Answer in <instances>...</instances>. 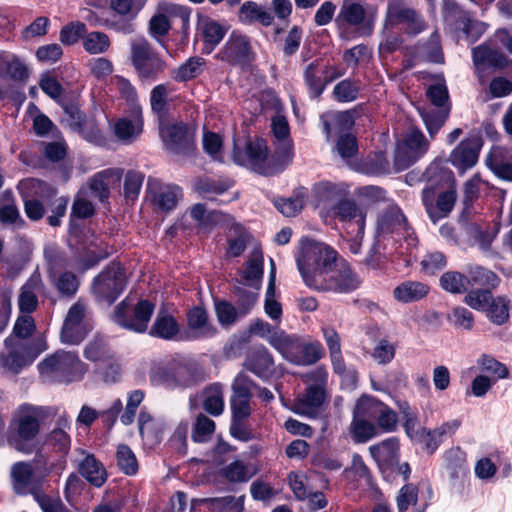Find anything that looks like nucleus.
<instances>
[{
    "instance_id": "38",
    "label": "nucleus",
    "mask_w": 512,
    "mask_h": 512,
    "mask_svg": "<svg viewBox=\"0 0 512 512\" xmlns=\"http://www.w3.org/2000/svg\"><path fill=\"white\" fill-rule=\"evenodd\" d=\"M81 475L93 486L101 487L107 480V472L104 466L94 457L88 454L78 464Z\"/></svg>"
},
{
    "instance_id": "48",
    "label": "nucleus",
    "mask_w": 512,
    "mask_h": 512,
    "mask_svg": "<svg viewBox=\"0 0 512 512\" xmlns=\"http://www.w3.org/2000/svg\"><path fill=\"white\" fill-rule=\"evenodd\" d=\"M258 291L248 285L237 284L234 288L237 308L240 315H247L258 302Z\"/></svg>"
},
{
    "instance_id": "12",
    "label": "nucleus",
    "mask_w": 512,
    "mask_h": 512,
    "mask_svg": "<svg viewBox=\"0 0 512 512\" xmlns=\"http://www.w3.org/2000/svg\"><path fill=\"white\" fill-rule=\"evenodd\" d=\"M279 353L294 364L311 365L322 358L324 350L319 341L303 342L288 335Z\"/></svg>"
},
{
    "instance_id": "19",
    "label": "nucleus",
    "mask_w": 512,
    "mask_h": 512,
    "mask_svg": "<svg viewBox=\"0 0 512 512\" xmlns=\"http://www.w3.org/2000/svg\"><path fill=\"white\" fill-rule=\"evenodd\" d=\"M481 146L478 137L465 138L451 151L448 160L463 174L478 162Z\"/></svg>"
},
{
    "instance_id": "33",
    "label": "nucleus",
    "mask_w": 512,
    "mask_h": 512,
    "mask_svg": "<svg viewBox=\"0 0 512 512\" xmlns=\"http://www.w3.org/2000/svg\"><path fill=\"white\" fill-rule=\"evenodd\" d=\"M13 488L17 494H27L33 491L34 471L31 463L19 461L11 467Z\"/></svg>"
},
{
    "instance_id": "24",
    "label": "nucleus",
    "mask_w": 512,
    "mask_h": 512,
    "mask_svg": "<svg viewBox=\"0 0 512 512\" xmlns=\"http://www.w3.org/2000/svg\"><path fill=\"white\" fill-rule=\"evenodd\" d=\"M29 77V68L24 59L9 51H0V80L25 82Z\"/></svg>"
},
{
    "instance_id": "11",
    "label": "nucleus",
    "mask_w": 512,
    "mask_h": 512,
    "mask_svg": "<svg viewBox=\"0 0 512 512\" xmlns=\"http://www.w3.org/2000/svg\"><path fill=\"white\" fill-rule=\"evenodd\" d=\"M178 17L181 19L183 26H187L190 20V9L173 3L159 4L156 13L149 21L150 35L161 42L171 29V19Z\"/></svg>"
},
{
    "instance_id": "28",
    "label": "nucleus",
    "mask_w": 512,
    "mask_h": 512,
    "mask_svg": "<svg viewBox=\"0 0 512 512\" xmlns=\"http://www.w3.org/2000/svg\"><path fill=\"white\" fill-rule=\"evenodd\" d=\"M197 31L206 46L214 49L224 38L227 28L206 15H198Z\"/></svg>"
},
{
    "instance_id": "5",
    "label": "nucleus",
    "mask_w": 512,
    "mask_h": 512,
    "mask_svg": "<svg viewBox=\"0 0 512 512\" xmlns=\"http://www.w3.org/2000/svg\"><path fill=\"white\" fill-rule=\"evenodd\" d=\"M38 370L47 380L71 382L81 379L87 366L75 353L58 351L41 361Z\"/></svg>"
},
{
    "instance_id": "30",
    "label": "nucleus",
    "mask_w": 512,
    "mask_h": 512,
    "mask_svg": "<svg viewBox=\"0 0 512 512\" xmlns=\"http://www.w3.org/2000/svg\"><path fill=\"white\" fill-rule=\"evenodd\" d=\"M263 276V255L260 249L255 248L241 271V279L238 284L248 285L259 290Z\"/></svg>"
},
{
    "instance_id": "40",
    "label": "nucleus",
    "mask_w": 512,
    "mask_h": 512,
    "mask_svg": "<svg viewBox=\"0 0 512 512\" xmlns=\"http://www.w3.org/2000/svg\"><path fill=\"white\" fill-rule=\"evenodd\" d=\"M233 184V181L227 178H205L199 179L195 183V190L201 197L214 200L217 195H221L228 191Z\"/></svg>"
},
{
    "instance_id": "13",
    "label": "nucleus",
    "mask_w": 512,
    "mask_h": 512,
    "mask_svg": "<svg viewBox=\"0 0 512 512\" xmlns=\"http://www.w3.org/2000/svg\"><path fill=\"white\" fill-rule=\"evenodd\" d=\"M159 133L165 148L170 153L185 155L193 150L194 132L187 124L183 122L162 123L159 127Z\"/></svg>"
},
{
    "instance_id": "39",
    "label": "nucleus",
    "mask_w": 512,
    "mask_h": 512,
    "mask_svg": "<svg viewBox=\"0 0 512 512\" xmlns=\"http://www.w3.org/2000/svg\"><path fill=\"white\" fill-rule=\"evenodd\" d=\"M70 428V421L62 415L56 422V427L47 437V444L52 446L57 452L66 454L71 446V439L66 429Z\"/></svg>"
},
{
    "instance_id": "50",
    "label": "nucleus",
    "mask_w": 512,
    "mask_h": 512,
    "mask_svg": "<svg viewBox=\"0 0 512 512\" xmlns=\"http://www.w3.org/2000/svg\"><path fill=\"white\" fill-rule=\"evenodd\" d=\"M350 430L356 443H365L378 434V428L371 420L355 416H353Z\"/></svg>"
},
{
    "instance_id": "21",
    "label": "nucleus",
    "mask_w": 512,
    "mask_h": 512,
    "mask_svg": "<svg viewBox=\"0 0 512 512\" xmlns=\"http://www.w3.org/2000/svg\"><path fill=\"white\" fill-rule=\"evenodd\" d=\"M251 46L247 36L232 32L223 49L219 52V58L231 64H242L250 59Z\"/></svg>"
},
{
    "instance_id": "22",
    "label": "nucleus",
    "mask_w": 512,
    "mask_h": 512,
    "mask_svg": "<svg viewBox=\"0 0 512 512\" xmlns=\"http://www.w3.org/2000/svg\"><path fill=\"white\" fill-rule=\"evenodd\" d=\"M123 176V169L121 168H108L94 174L89 179V188L94 195L101 202L108 200L110 190L119 185Z\"/></svg>"
},
{
    "instance_id": "1",
    "label": "nucleus",
    "mask_w": 512,
    "mask_h": 512,
    "mask_svg": "<svg viewBox=\"0 0 512 512\" xmlns=\"http://www.w3.org/2000/svg\"><path fill=\"white\" fill-rule=\"evenodd\" d=\"M298 271L304 284L318 292L349 293L360 280L337 252L325 243L304 238L296 256Z\"/></svg>"
},
{
    "instance_id": "60",
    "label": "nucleus",
    "mask_w": 512,
    "mask_h": 512,
    "mask_svg": "<svg viewBox=\"0 0 512 512\" xmlns=\"http://www.w3.org/2000/svg\"><path fill=\"white\" fill-rule=\"evenodd\" d=\"M447 321L458 330L470 331L474 327L473 313L465 307H454L447 315Z\"/></svg>"
},
{
    "instance_id": "17",
    "label": "nucleus",
    "mask_w": 512,
    "mask_h": 512,
    "mask_svg": "<svg viewBox=\"0 0 512 512\" xmlns=\"http://www.w3.org/2000/svg\"><path fill=\"white\" fill-rule=\"evenodd\" d=\"M87 305L81 300L74 303L68 310L62 330L61 340L67 344H78L87 334L85 323Z\"/></svg>"
},
{
    "instance_id": "4",
    "label": "nucleus",
    "mask_w": 512,
    "mask_h": 512,
    "mask_svg": "<svg viewBox=\"0 0 512 512\" xmlns=\"http://www.w3.org/2000/svg\"><path fill=\"white\" fill-rule=\"evenodd\" d=\"M5 351L0 353V374L17 375L32 365L35 359L46 350L43 340L20 341L7 337Z\"/></svg>"
},
{
    "instance_id": "31",
    "label": "nucleus",
    "mask_w": 512,
    "mask_h": 512,
    "mask_svg": "<svg viewBox=\"0 0 512 512\" xmlns=\"http://www.w3.org/2000/svg\"><path fill=\"white\" fill-rule=\"evenodd\" d=\"M139 433L146 445L152 447L161 441L165 423L153 418L150 413L142 410L138 418Z\"/></svg>"
},
{
    "instance_id": "26",
    "label": "nucleus",
    "mask_w": 512,
    "mask_h": 512,
    "mask_svg": "<svg viewBox=\"0 0 512 512\" xmlns=\"http://www.w3.org/2000/svg\"><path fill=\"white\" fill-rule=\"evenodd\" d=\"M272 131L278 140L277 157L283 164L288 165L293 156L292 141L290 139L289 125L285 117L276 115L272 119Z\"/></svg>"
},
{
    "instance_id": "29",
    "label": "nucleus",
    "mask_w": 512,
    "mask_h": 512,
    "mask_svg": "<svg viewBox=\"0 0 512 512\" xmlns=\"http://www.w3.org/2000/svg\"><path fill=\"white\" fill-rule=\"evenodd\" d=\"M133 115V119L121 118L114 124L115 136L123 143H131L142 132L143 122L140 106H133Z\"/></svg>"
},
{
    "instance_id": "43",
    "label": "nucleus",
    "mask_w": 512,
    "mask_h": 512,
    "mask_svg": "<svg viewBox=\"0 0 512 512\" xmlns=\"http://www.w3.org/2000/svg\"><path fill=\"white\" fill-rule=\"evenodd\" d=\"M304 80L311 96L318 97L322 94L326 85L320 67V59H316L306 66Z\"/></svg>"
},
{
    "instance_id": "42",
    "label": "nucleus",
    "mask_w": 512,
    "mask_h": 512,
    "mask_svg": "<svg viewBox=\"0 0 512 512\" xmlns=\"http://www.w3.org/2000/svg\"><path fill=\"white\" fill-rule=\"evenodd\" d=\"M179 331V326L175 318L165 312H159L151 327L150 335L165 340L173 339Z\"/></svg>"
},
{
    "instance_id": "35",
    "label": "nucleus",
    "mask_w": 512,
    "mask_h": 512,
    "mask_svg": "<svg viewBox=\"0 0 512 512\" xmlns=\"http://www.w3.org/2000/svg\"><path fill=\"white\" fill-rule=\"evenodd\" d=\"M430 292L426 283L419 281H404L393 290L394 298L402 303L417 302L424 299Z\"/></svg>"
},
{
    "instance_id": "55",
    "label": "nucleus",
    "mask_w": 512,
    "mask_h": 512,
    "mask_svg": "<svg viewBox=\"0 0 512 512\" xmlns=\"http://www.w3.org/2000/svg\"><path fill=\"white\" fill-rule=\"evenodd\" d=\"M146 0H110L109 7L121 17L132 20L142 10Z\"/></svg>"
},
{
    "instance_id": "10",
    "label": "nucleus",
    "mask_w": 512,
    "mask_h": 512,
    "mask_svg": "<svg viewBox=\"0 0 512 512\" xmlns=\"http://www.w3.org/2000/svg\"><path fill=\"white\" fill-rule=\"evenodd\" d=\"M429 149V142L419 129H411L395 150L394 165L402 171L422 158Z\"/></svg>"
},
{
    "instance_id": "46",
    "label": "nucleus",
    "mask_w": 512,
    "mask_h": 512,
    "mask_svg": "<svg viewBox=\"0 0 512 512\" xmlns=\"http://www.w3.org/2000/svg\"><path fill=\"white\" fill-rule=\"evenodd\" d=\"M457 29L460 30L464 38L469 43L476 42L486 31L487 24L469 17L467 13L457 19Z\"/></svg>"
},
{
    "instance_id": "18",
    "label": "nucleus",
    "mask_w": 512,
    "mask_h": 512,
    "mask_svg": "<svg viewBox=\"0 0 512 512\" xmlns=\"http://www.w3.org/2000/svg\"><path fill=\"white\" fill-rule=\"evenodd\" d=\"M457 200L455 190H447L441 192L437 198L433 188H425L422 190V203L429 216V219L436 224L441 219L446 218L453 210Z\"/></svg>"
},
{
    "instance_id": "9",
    "label": "nucleus",
    "mask_w": 512,
    "mask_h": 512,
    "mask_svg": "<svg viewBox=\"0 0 512 512\" xmlns=\"http://www.w3.org/2000/svg\"><path fill=\"white\" fill-rule=\"evenodd\" d=\"M153 311L154 306L148 300H142L134 307L123 300L116 306L112 319L125 329L142 333L146 331Z\"/></svg>"
},
{
    "instance_id": "49",
    "label": "nucleus",
    "mask_w": 512,
    "mask_h": 512,
    "mask_svg": "<svg viewBox=\"0 0 512 512\" xmlns=\"http://www.w3.org/2000/svg\"><path fill=\"white\" fill-rule=\"evenodd\" d=\"M256 474V470L242 461H233L222 469V476L232 483L247 482Z\"/></svg>"
},
{
    "instance_id": "6",
    "label": "nucleus",
    "mask_w": 512,
    "mask_h": 512,
    "mask_svg": "<svg viewBox=\"0 0 512 512\" xmlns=\"http://www.w3.org/2000/svg\"><path fill=\"white\" fill-rule=\"evenodd\" d=\"M426 95L435 108L418 107L417 110L430 137L434 138L450 113L448 89L444 82H438L428 87Z\"/></svg>"
},
{
    "instance_id": "27",
    "label": "nucleus",
    "mask_w": 512,
    "mask_h": 512,
    "mask_svg": "<svg viewBox=\"0 0 512 512\" xmlns=\"http://www.w3.org/2000/svg\"><path fill=\"white\" fill-rule=\"evenodd\" d=\"M485 162L497 177L512 181V151L495 146L487 155Z\"/></svg>"
},
{
    "instance_id": "16",
    "label": "nucleus",
    "mask_w": 512,
    "mask_h": 512,
    "mask_svg": "<svg viewBox=\"0 0 512 512\" xmlns=\"http://www.w3.org/2000/svg\"><path fill=\"white\" fill-rule=\"evenodd\" d=\"M336 21L356 27L359 36L371 35L374 27L363 0H343Z\"/></svg>"
},
{
    "instance_id": "8",
    "label": "nucleus",
    "mask_w": 512,
    "mask_h": 512,
    "mask_svg": "<svg viewBox=\"0 0 512 512\" xmlns=\"http://www.w3.org/2000/svg\"><path fill=\"white\" fill-rule=\"evenodd\" d=\"M131 62L140 77L149 78L166 67L165 61L153 50L151 44L143 36L130 40Z\"/></svg>"
},
{
    "instance_id": "15",
    "label": "nucleus",
    "mask_w": 512,
    "mask_h": 512,
    "mask_svg": "<svg viewBox=\"0 0 512 512\" xmlns=\"http://www.w3.org/2000/svg\"><path fill=\"white\" fill-rule=\"evenodd\" d=\"M126 275L120 266L113 265L105 269L95 278L93 292L100 300L113 303L123 292Z\"/></svg>"
},
{
    "instance_id": "47",
    "label": "nucleus",
    "mask_w": 512,
    "mask_h": 512,
    "mask_svg": "<svg viewBox=\"0 0 512 512\" xmlns=\"http://www.w3.org/2000/svg\"><path fill=\"white\" fill-rule=\"evenodd\" d=\"M510 301L503 296L493 297L485 310L487 318L495 325L501 326L509 319Z\"/></svg>"
},
{
    "instance_id": "3",
    "label": "nucleus",
    "mask_w": 512,
    "mask_h": 512,
    "mask_svg": "<svg viewBox=\"0 0 512 512\" xmlns=\"http://www.w3.org/2000/svg\"><path fill=\"white\" fill-rule=\"evenodd\" d=\"M314 192L322 218H337L347 225V230L356 229V237L364 236L367 212L363 206L349 198H343L341 190L330 182L317 184Z\"/></svg>"
},
{
    "instance_id": "63",
    "label": "nucleus",
    "mask_w": 512,
    "mask_h": 512,
    "mask_svg": "<svg viewBox=\"0 0 512 512\" xmlns=\"http://www.w3.org/2000/svg\"><path fill=\"white\" fill-rule=\"evenodd\" d=\"M465 231L471 245H477L482 250L489 248L493 240V235L487 228H483L475 223H470L465 226Z\"/></svg>"
},
{
    "instance_id": "58",
    "label": "nucleus",
    "mask_w": 512,
    "mask_h": 512,
    "mask_svg": "<svg viewBox=\"0 0 512 512\" xmlns=\"http://www.w3.org/2000/svg\"><path fill=\"white\" fill-rule=\"evenodd\" d=\"M446 461L452 478H461L467 474L466 454L461 449L449 450L446 453Z\"/></svg>"
},
{
    "instance_id": "59",
    "label": "nucleus",
    "mask_w": 512,
    "mask_h": 512,
    "mask_svg": "<svg viewBox=\"0 0 512 512\" xmlns=\"http://www.w3.org/2000/svg\"><path fill=\"white\" fill-rule=\"evenodd\" d=\"M275 296L276 285H274V275H272L265 293L264 311L271 320L280 323L282 318V305L276 300Z\"/></svg>"
},
{
    "instance_id": "34",
    "label": "nucleus",
    "mask_w": 512,
    "mask_h": 512,
    "mask_svg": "<svg viewBox=\"0 0 512 512\" xmlns=\"http://www.w3.org/2000/svg\"><path fill=\"white\" fill-rule=\"evenodd\" d=\"M188 327L194 338H210L216 334V328L209 321L205 309L195 307L187 314Z\"/></svg>"
},
{
    "instance_id": "14",
    "label": "nucleus",
    "mask_w": 512,
    "mask_h": 512,
    "mask_svg": "<svg viewBox=\"0 0 512 512\" xmlns=\"http://www.w3.org/2000/svg\"><path fill=\"white\" fill-rule=\"evenodd\" d=\"M149 377L153 385L168 389L185 388L191 383L188 369L172 361L154 363Z\"/></svg>"
},
{
    "instance_id": "7",
    "label": "nucleus",
    "mask_w": 512,
    "mask_h": 512,
    "mask_svg": "<svg viewBox=\"0 0 512 512\" xmlns=\"http://www.w3.org/2000/svg\"><path fill=\"white\" fill-rule=\"evenodd\" d=\"M233 160L236 164L250 168L261 175H273L286 166L279 160V164H273L267 158V146L261 139L248 141L243 149L235 145Z\"/></svg>"
},
{
    "instance_id": "41",
    "label": "nucleus",
    "mask_w": 512,
    "mask_h": 512,
    "mask_svg": "<svg viewBox=\"0 0 512 512\" xmlns=\"http://www.w3.org/2000/svg\"><path fill=\"white\" fill-rule=\"evenodd\" d=\"M398 450L399 443L394 437L388 438L376 445H372L369 448L371 456L379 464H392L396 462Z\"/></svg>"
},
{
    "instance_id": "57",
    "label": "nucleus",
    "mask_w": 512,
    "mask_h": 512,
    "mask_svg": "<svg viewBox=\"0 0 512 512\" xmlns=\"http://www.w3.org/2000/svg\"><path fill=\"white\" fill-rule=\"evenodd\" d=\"M180 197L181 190L179 187L167 185L159 188L154 195V201L162 210L170 211L175 208Z\"/></svg>"
},
{
    "instance_id": "45",
    "label": "nucleus",
    "mask_w": 512,
    "mask_h": 512,
    "mask_svg": "<svg viewBox=\"0 0 512 512\" xmlns=\"http://www.w3.org/2000/svg\"><path fill=\"white\" fill-rule=\"evenodd\" d=\"M466 273L467 284H470L471 286L479 285L496 287L499 282V278L494 272L479 265H467Z\"/></svg>"
},
{
    "instance_id": "25",
    "label": "nucleus",
    "mask_w": 512,
    "mask_h": 512,
    "mask_svg": "<svg viewBox=\"0 0 512 512\" xmlns=\"http://www.w3.org/2000/svg\"><path fill=\"white\" fill-rule=\"evenodd\" d=\"M44 292V284L38 272H34L21 287L18 308L21 314H31L38 306V295Z\"/></svg>"
},
{
    "instance_id": "54",
    "label": "nucleus",
    "mask_w": 512,
    "mask_h": 512,
    "mask_svg": "<svg viewBox=\"0 0 512 512\" xmlns=\"http://www.w3.org/2000/svg\"><path fill=\"white\" fill-rule=\"evenodd\" d=\"M204 65L205 61L203 58L198 56L191 57L173 72V78L177 81L191 80L201 74Z\"/></svg>"
},
{
    "instance_id": "53",
    "label": "nucleus",
    "mask_w": 512,
    "mask_h": 512,
    "mask_svg": "<svg viewBox=\"0 0 512 512\" xmlns=\"http://www.w3.org/2000/svg\"><path fill=\"white\" fill-rule=\"evenodd\" d=\"M439 283L443 290L452 294H463L467 290L466 276L458 271L443 273Z\"/></svg>"
},
{
    "instance_id": "62",
    "label": "nucleus",
    "mask_w": 512,
    "mask_h": 512,
    "mask_svg": "<svg viewBox=\"0 0 512 512\" xmlns=\"http://www.w3.org/2000/svg\"><path fill=\"white\" fill-rule=\"evenodd\" d=\"M215 431V422L204 414H199L193 426L192 439L194 442H207Z\"/></svg>"
},
{
    "instance_id": "32",
    "label": "nucleus",
    "mask_w": 512,
    "mask_h": 512,
    "mask_svg": "<svg viewBox=\"0 0 512 512\" xmlns=\"http://www.w3.org/2000/svg\"><path fill=\"white\" fill-rule=\"evenodd\" d=\"M380 229L383 232H397L399 234H406L409 244L415 241L412 234L409 232L407 220L400 210L396 206L389 207L386 212L382 215L379 221Z\"/></svg>"
},
{
    "instance_id": "36",
    "label": "nucleus",
    "mask_w": 512,
    "mask_h": 512,
    "mask_svg": "<svg viewBox=\"0 0 512 512\" xmlns=\"http://www.w3.org/2000/svg\"><path fill=\"white\" fill-rule=\"evenodd\" d=\"M114 354L107 339L100 335L94 336L84 349V357L96 363L97 366L101 363L113 360Z\"/></svg>"
},
{
    "instance_id": "37",
    "label": "nucleus",
    "mask_w": 512,
    "mask_h": 512,
    "mask_svg": "<svg viewBox=\"0 0 512 512\" xmlns=\"http://www.w3.org/2000/svg\"><path fill=\"white\" fill-rule=\"evenodd\" d=\"M249 330L252 334L265 339L278 352H280L288 336L284 331L278 330L276 327L262 319L254 320L251 323Z\"/></svg>"
},
{
    "instance_id": "61",
    "label": "nucleus",
    "mask_w": 512,
    "mask_h": 512,
    "mask_svg": "<svg viewBox=\"0 0 512 512\" xmlns=\"http://www.w3.org/2000/svg\"><path fill=\"white\" fill-rule=\"evenodd\" d=\"M117 465L126 475H135L138 471V461L134 452L127 445H119L116 453Z\"/></svg>"
},
{
    "instance_id": "23",
    "label": "nucleus",
    "mask_w": 512,
    "mask_h": 512,
    "mask_svg": "<svg viewBox=\"0 0 512 512\" xmlns=\"http://www.w3.org/2000/svg\"><path fill=\"white\" fill-rule=\"evenodd\" d=\"M244 367L262 379L269 378L275 371L273 356L263 345L254 346L248 351Z\"/></svg>"
},
{
    "instance_id": "2",
    "label": "nucleus",
    "mask_w": 512,
    "mask_h": 512,
    "mask_svg": "<svg viewBox=\"0 0 512 512\" xmlns=\"http://www.w3.org/2000/svg\"><path fill=\"white\" fill-rule=\"evenodd\" d=\"M48 409L28 403L21 404L12 413L6 441L15 451L31 455L40 450L38 436Z\"/></svg>"
},
{
    "instance_id": "51",
    "label": "nucleus",
    "mask_w": 512,
    "mask_h": 512,
    "mask_svg": "<svg viewBox=\"0 0 512 512\" xmlns=\"http://www.w3.org/2000/svg\"><path fill=\"white\" fill-rule=\"evenodd\" d=\"M409 16H413V9L404 6L398 0L390 1L386 11L385 30L403 24Z\"/></svg>"
},
{
    "instance_id": "44",
    "label": "nucleus",
    "mask_w": 512,
    "mask_h": 512,
    "mask_svg": "<svg viewBox=\"0 0 512 512\" xmlns=\"http://www.w3.org/2000/svg\"><path fill=\"white\" fill-rule=\"evenodd\" d=\"M203 408L213 416H219L224 410L223 389L218 383L208 386L203 392Z\"/></svg>"
},
{
    "instance_id": "20",
    "label": "nucleus",
    "mask_w": 512,
    "mask_h": 512,
    "mask_svg": "<svg viewBox=\"0 0 512 512\" xmlns=\"http://www.w3.org/2000/svg\"><path fill=\"white\" fill-rule=\"evenodd\" d=\"M326 393L321 387L308 386L291 403L290 410L298 415L316 418L325 402Z\"/></svg>"
},
{
    "instance_id": "56",
    "label": "nucleus",
    "mask_w": 512,
    "mask_h": 512,
    "mask_svg": "<svg viewBox=\"0 0 512 512\" xmlns=\"http://www.w3.org/2000/svg\"><path fill=\"white\" fill-rule=\"evenodd\" d=\"M110 44L108 35L100 31L90 32L83 38V48L89 54L105 53Z\"/></svg>"
},
{
    "instance_id": "52",
    "label": "nucleus",
    "mask_w": 512,
    "mask_h": 512,
    "mask_svg": "<svg viewBox=\"0 0 512 512\" xmlns=\"http://www.w3.org/2000/svg\"><path fill=\"white\" fill-rule=\"evenodd\" d=\"M383 402L368 395L361 396L355 405L353 416L371 420L376 419Z\"/></svg>"
},
{
    "instance_id": "64",
    "label": "nucleus",
    "mask_w": 512,
    "mask_h": 512,
    "mask_svg": "<svg viewBox=\"0 0 512 512\" xmlns=\"http://www.w3.org/2000/svg\"><path fill=\"white\" fill-rule=\"evenodd\" d=\"M360 91V85L357 81L344 79L340 81L333 89V95L339 102L354 101Z\"/></svg>"
}]
</instances>
